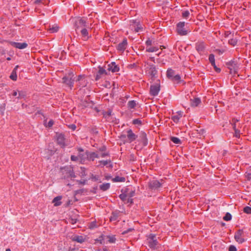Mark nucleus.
<instances>
[{
    "label": "nucleus",
    "instance_id": "obj_1",
    "mask_svg": "<svg viewBox=\"0 0 251 251\" xmlns=\"http://www.w3.org/2000/svg\"><path fill=\"white\" fill-rule=\"evenodd\" d=\"M147 241L149 247L152 249H155L158 244L156 235L154 234H150L148 236Z\"/></svg>",
    "mask_w": 251,
    "mask_h": 251
},
{
    "label": "nucleus",
    "instance_id": "obj_2",
    "mask_svg": "<svg viewBox=\"0 0 251 251\" xmlns=\"http://www.w3.org/2000/svg\"><path fill=\"white\" fill-rule=\"evenodd\" d=\"M147 65L148 66L146 68V72L153 79L155 77L157 73L156 68L155 65L151 63H147Z\"/></svg>",
    "mask_w": 251,
    "mask_h": 251
},
{
    "label": "nucleus",
    "instance_id": "obj_3",
    "mask_svg": "<svg viewBox=\"0 0 251 251\" xmlns=\"http://www.w3.org/2000/svg\"><path fill=\"white\" fill-rule=\"evenodd\" d=\"M184 22H180L176 25V31L177 33L181 36H184L187 34V31L185 29Z\"/></svg>",
    "mask_w": 251,
    "mask_h": 251
},
{
    "label": "nucleus",
    "instance_id": "obj_4",
    "mask_svg": "<svg viewBox=\"0 0 251 251\" xmlns=\"http://www.w3.org/2000/svg\"><path fill=\"white\" fill-rule=\"evenodd\" d=\"M163 180H153L149 182V187L151 190H157L160 188L163 184Z\"/></svg>",
    "mask_w": 251,
    "mask_h": 251
},
{
    "label": "nucleus",
    "instance_id": "obj_5",
    "mask_svg": "<svg viewBox=\"0 0 251 251\" xmlns=\"http://www.w3.org/2000/svg\"><path fill=\"white\" fill-rule=\"evenodd\" d=\"M76 81L78 82V87L80 88L86 87L88 83V80L84 75H78Z\"/></svg>",
    "mask_w": 251,
    "mask_h": 251
},
{
    "label": "nucleus",
    "instance_id": "obj_6",
    "mask_svg": "<svg viewBox=\"0 0 251 251\" xmlns=\"http://www.w3.org/2000/svg\"><path fill=\"white\" fill-rule=\"evenodd\" d=\"M55 137L57 143L62 147L64 148L67 145L66 144V139L62 133H56Z\"/></svg>",
    "mask_w": 251,
    "mask_h": 251
},
{
    "label": "nucleus",
    "instance_id": "obj_7",
    "mask_svg": "<svg viewBox=\"0 0 251 251\" xmlns=\"http://www.w3.org/2000/svg\"><path fill=\"white\" fill-rule=\"evenodd\" d=\"M244 231L243 229H239L234 235V239L236 242L240 244L245 242V239L243 238L244 235Z\"/></svg>",
    "mask_w": 251,
    "mask_h": 251
},
{
    "label": "nucleus",
    "instance_id": "obj_8",
    "mask_svg": "<svg viewBox=\"0 0 251 251\" xmlns=\"http://www.w3.org/2000/svg\"><path fill=\"white\" fill-rule=\"evenodd\" d=\"M138 141L142 143L144 147L148 145V141L147 138V134L145 132L143 131L140 132Z\"/></svg>",
    "mask_w": 251,
    "mask_h": 251
},
{
    "label": "nucleus",
    "instance_id": "obj_9",
    "mask_svg": "<svg viewBox=\"0 0 251 251\" xmlns=\"http://www.w3.org/2000/svg\"><path fill=\"white\" fill-rule=\"evenodd\" d=\"M160 91V85L159 84L151 85L150 87V94L153 96L158 95Z\"/></svg>",
    "mask_w": 251,
    "mask_h": 251
},
{
    "label": "nucleus",
    "instance_id": "obj_10",
    "mask_svg": "<svg viewBox=\"0 0 251 251\" xmlns=\"http://www.w3.org/2000/svg\"><path fill=\"white\" fill-rule=\"evenodd\" d=\"M75 29L78 30L79 27H85L87 26L86 22L82 19H79L75 22Z\"/></svg>",
    "mask_w": 251,
    "mask_h": 251
},
{
    "label": "nucleus",
    "instance_id": "obj_11",
    "mask_svg": "<svg viewBox=\"0 0 251 251\" xmlns=\"http://www.w3.org/2000/svg\"><path fill=\"white\" fill-rule=\"evenodd\" d=\"M205 48V46L202 42H198L195 45V49L200 54H201L204 52Z\"/></svg>",
    "mask_w": 251,
    "mask_h": 251
},
{
    "label": "nucleus",
    "instance_id": "obj_12",
    "mask_svg": "<svg viewBox=\"0 0 251 251\" xmlns=\"http://www.w3.org/2000/svg\"><path fill=\"white\" fill-rule=\"evenodd\" d=\"M131 25L134 27V30L136 32L141 31L143 29L142 25L140 22L136 21V20H133L131 22Z\"/></svg>",
    "mask_w": 251,
    "mask_h": 251
},
{
    "label": "nucleus",
    "instance_id": "obj_13",
    "mask_svg": "<svg viewBox=\"0 0 251 251\" xmlns=\"http://www.w3.org/2000/svg\"><path fill=\"white\" fill-rule=\"evenodd\" d=\"M62 82L68 86L71 89H72L74 86V80L66 76H65L62 78Z\"/></svg>",
    "mask_w": 251,
    "mask_h": 251
},
{
    "label": "nucleus",
    "instance_id": "obj_14",
    "mask_svg": "<svg viewBox=\"0 0 251 251\" xmlns=\"http://www.w3.org/2000/svg\"><path fill=\"white\" fill-rule=\"evenodd\" d=\"M127 133L128 143H131L137 138V135L134 134L130 129L127 130Z\"/></svg>",
    "mask_w": 251,
    "mask_h": 251
},
{
    "label": "nucleus",
    "instance_id": "obj_15",
    "mask_svg": "<svg viewBox=\"0 0 251 251\" xmlns=\"http://www.w3.org/2000/svg\"><path fill=\"white\" fill-rule=\"evenodd\" d=\"M229 68L230 70L231 73L233 72L234 74H235L239 69V66L234 61H231L229 63Z\"/></svg>",
    "mask_w": 251,
    "mask_h": 251
},
{
    "label": "nucleus",
    "instance_id": "obj_16",
    "mask_svg": "<svg viewBox=\"0 0 251 251\" xmlns=\"http://www.w3.org/2000/svg\"><path fill=\"white\" fill-rule=\"evenodd\" d=\"M127 45V39H124L122 43H119L117 47V49L121 51H124L126 48Z\"/></svg>",
    "mask_w": 251,
    "mask_h": 251
},
{
    "label": "nucleus",
    "instance_id": "obj_17",
    "mask_svg": "<svg viewBox=\"0 0 251 251\" xmlns=\"http://www.w3.org/2000/svg\"><path fill=\"white\" fill-rule=\"evenodd\" d=\"M108 70L113 73H116L119 71V67L116 64L115 62H112L108 65Z\"/></svg>",
    "mask_w": 251,
    "mask_h": 251
},
{
    "label": "nucleus",
    "instance_id": "obj_18",
    "mask_svg": "<svg viewBox=\"0 0 251 251\" xmlns=\"http://www.w3.org/2000/svg\"><path fill=\"white\" fill-rule=\"evenodd\" d=\"M11 45L19 49H23L27 47V44L26 43H19L15 42H11Z\"/></svg>",
    "mask_w": 251,
    "mask_h": 251
},
{
    "label": "nucleus",
    "instance_id": "obj_19",
    "mask_svg": "<svg viewBox=\"0 0 251 251\" xmlns=\"http://www.w3.org/2000/svg\"><path fill=\"white\" fill-rule=\"evenodd\" d=\"M87 160H88L94 161L95 158L99 157V155L95 152H89L87 151Z\"/></svg>",
    "mask_w": 251,
    "mask_h": 251
},
{
    "label": "nucleus",
    "instance_id": "obj_20",
    "mask_svg": "<svg viewBox=\"0 0 251 251\" xmlns=\"http://www.w3.org/2000/svg\"><path fill=\"white\" fill-rule=\"evenodd\" d=\"M66 173H69L68 176H65V179L69 178H75V173L71 167H67L66 169Z\"/></svg>",
    "mask_w": 251,
    "mask_h": 251
},
{
    "label": "nucleus",
    "instance_id": "obj_21",
    "mask_svg": "<svg viewBox=\"0 0 251 251\" xmlns=\"http://www.w3.org/2000/svg\"><path fill=\"white\" fill-rule=\"evenodd\" d=\"M106 74L107 73H106V71L103 68L100 67L98 72L95 76V80L97 81L99 80L101 77V75Z\"/></svg>",
    "mask_w": 251,
    "mask_h": 251
},
{
    "label": "nucleus",
    "instance_id": "obj_22",
    "mask_svg": "<svg viewBox=\"0 0 251 251\" xmlns=\"http://www.w3.org/2000/svg\"><path fill=\"white\" fill-rule=\"evenodd\" d=\"M191 106L192 107H196L199 105L201 102V100L199 98H194V99H191Z\"/></svg>",
    "mask_w": 251,
    "mask_h": 251
},
{
    "label": "nucleus",
    "instance_id": "obj_23",
    "mask_svg": "<svg viewBox=\"0 0 251 251\" xmlns=\"http://www.w3.org/2000/svg\"><path fill=\"white\" fill-rule=\"evenodd\" d=\"M72 240L79 243H82L84 242L85 238L82 236L75 235L72 237Z\"/></svg>",
    "mask_w": 251,
    "mask_h": 251
},
{
    "label": "nucleus",
    "instance_id": "obj_24",
    "mask_svg": "<svg viewBox=\"0 0 251 251\" xmlns=\"http://www.w3.org/2000/svg\"><path fill=\"white\" fill-rule=\"evenodd\" d=\"M62 196H59L55 197L52 200V203H54L55 206H59L61 204V200L62 199Z\"/></svg>",
    "mask_w": 251,
    "mask_h": 251
},
{
    "label": "nucleus",
    "instance_id": "obj_25",
    "mask_svg": "<svg viewBox=\"0 0 251 251\" xmlns=\"http://www.w3.org/2000/svg\"><path fill=\"white\" fill-rule=\"evenodd\" d=\"M182 114L183 112L180 111L177 112V115L174 116L172 117V120L174 122L177 123L179 121L180 118L182 116Z\"/></svg>",
    "mask_w": 251,
    "mask_h": 251
},
{
    "label": "nucleus",
    "instance_id": "obj_26",
    "mask_svg": "<svg viewBox=\"0 0 251 251\" xmlns=\"http://www.w3.org/2000/svg\"><path fill=\"white\" fill-rule=\"evenodd\" d=\"M167 76L171 79L175 75V72L173 69L169 68L167 71Z\"/></svg>",
    "mask_w": 251,
    "mask_h": 251
},
{
    "label": "nucleus",
    "instance_id": "obj_27",
    "mask_svg": "<svg viewBox=\"0 0 251 251\" xmlns=\"http://www.w3.org/2000/svg\"><path fill=\"white\" fill-rule=\"evenodd\" d=\"M110 186V184L109 183H103L100 185V189L103 191H105L109 189Z\"/></svg>",
    "mask_w": 251,
    "mask_h": 251
},
{
    "label": "nucleus",
    "instance_id": "obj_28",
    "mask_svg": "<svg viewBox=\"0 0 251 251\" xmlns=\"http://www.w3.org/2000/svg\"><path fill=\"white\" fill-rule=\"evenodd\" d=\"M59 29V26L57 25H52L51 26L50 25L49 30L50 33L56 32Z\"/></svg>",
    "mask_w": 251,
    "mask_h": 251
},
{
    "label": "nucleus",
    "instance_id": "obj_29",
    "mask_svg": "<svg viewBox=\"0 0 251 251\" xmlns=\"http://www.w3.org/2000/svg\"><path fill=\"white\" fill-rule=\"evenodd\" d=\"M80 32L85 39H87L89 38L88 30L86 28H83L81 29Z\"/></svg>",
    "mask_w": 251,
    "mask_h": 251
},
{
    "label": "nucleus",
    "instance_id": "obj_30",
    "mask_svg": "<svg viewBox=\"0 0 251 251\" xmlns=\"http://www.w3.org/2000/svg\"><path fill=\"white\" fill-rule=\"evenodd\" d=\"M112 181L114 182H125L126 180V178L124 177H120L119 176H117L113 178L112 179Z\"/></svg>",
    "mask_w": 251,
    "mask_h": 251
},
{
    "label": "nucleus",
    "instance_id": "obj_31",
    "mask_svg": "<svg viewBox=\"0 0 251 251\" xmlns=\"http://www.w3.org/2000/svg\"><path fill=\"white\" fill-rule=\"evenodd\" d=\"M87 151L83 153H79L78 156L79 158L81 159V161L85 160L86 159H87Z\"/></svg>",
    "mask_w": 251,
    "mask_h": 251
},
{
    "label": "nucleus",
    "instance_id": "obj_32",
    "mask_svg": "<svg viewBox=\"0 0 251 251\" xmlns=\"http://www.w3.org/2000/svg\"><path fill=\"white\" fill-rule=\"evenodd\" d=\"M136 105V102L135 100H130L127 103V106L129 108H134Z\"/></svg>",
    "mask_w": 251,
    "mask_h": 251
},
{
    "label": "nucleus",
    "instance_id": "obj_33",
    "mask_svg": "<svg viewBox=\"0 0 251 251\" xmlns=\"http://www.w3.org/2000/svg\"><path fill=\"white\" fill-rule=\"evenodd\" d=\"M171 80L174 82L178 83L181 81V77L179 75H175L172 78Z\"/></svg>",
    "mask_w": 251,
    "mask_h": 251
},
{
    "label": "nucleus",
    "instance_id": "obj_34",
    "mask_svg": "<svg viewBox=\"0 0 251 251\" xmlns=\"http://www.w3.org/2000/svg\"><path fill=\"white\" fill-rule=\"evenodd\" d=\"M237 38L233 37L228 40V43L233 46H235L237 44Z\"/></svg>",
    "mask_w": 251,
    "mask_h": 251
},
{
    "label": "nucleus",
    "instance_id": "obj_35",
    "mask_svg": "<svg viewBox=\"0 0 251 251\" xmlns=\"http://www.w3.org/2000/svg\"><path fill=\"white\" fill-rule=\"evenodd\" d=\"M118 217V214L116 212H112V216L110 218V221H116Z\"/></svg>",
    "mask_w": 251,
    "mask_h": 251
},
{
    "label": "nucleus",
    "instance_id": "obj_36",
    "mask_svg": "<svg viewBox=\"0 0 251 251\" xmlns=\"http://www.w3.org/2000/svg\"><path fill=\"white\" fill-rule=\"evenodd\" d=\"M10 78L13 80H17V74H16V71H15V70H13L10 75Z\"/></svg>",
    "mask_w": 251,
    "mask_h": 251
},
{
    "label": "nucleus",
    "instance_id": "obj_37",
    "mask_svg": "<svg viewBox=\"0 0 251 251\" xmlns=\"http://www.w3.org/2000/svg\"><path fill=\"white\" fill-rule=\"evenodd\" d=\"M171 141L174 143L175 144H179L181 143L180 140L176 137H171Z\"/></svg>",
    "mask_w": 251,
    "mask_h": 251
},
{
    "label": "nucleus",
    "instance_id": "obj_38",
    "mask_svg": "<svg viewBox=\"0 0 251 251\" xmlns=\"http://www.w3.org/2000/svg\"><path fill=\"white\" fill-rule=\"evenodd\" d=\"M25 96H26V94L25 92L22 91H18V96H17V98L18 99H21L23 98H25Z\"/></svg>",
    "mask_w": 251,
    "mask_h": 251
},
{
    "label": "nucleus",
    "instance_id": "obj_39",
    "mask_svg": "<svg viewBox=\"0 0 251 251\" xmlns=\"http://www.w3.org/2000/svg\"><path fill=\"white\" fill-rule=\"evenodd\" d=\"M158 50V48L157 47H150L149 48L146 49V51L148 52H153L156 51Z\"/></svg>",
    "mask_w": 251,
    "mask_h": 251
},
{
    "label": "nucleus",
    "instance_id": "obj_40",
    "mask_svg": "<svg viewBox=\"0 0 251 251\" xmlns=\"http://www.w3.org/2000/svg\"><path fill=\"white\" fill-rule=\"evenodd\" d=\"M231 218H232L231 215L229 213L227 212L226 214V215L224 217L223 219L225 221H228L231 219Z\"/></svg>",
    "mask_w": 251,
    "mask_h": 251
},
{
    "label": "nucleus",
    "instance_id": "obj_41",
    "mask_svg": "<svg viewBox=\"0 0 251 251\" xmlns=\"http://www.w3.org/2000/svg\"><path fill=\"white\" fill-rule=\"evenodd\" d=\"M190 13L189 11L186 10L182 13V16L183 18L187 19L189 16Z\"/></svg>",
    "mask_w": 251,
    "mask_h": 251
},
{
    "label": "nucleus",
    "instance_id": "obj_42",
    "mask_svg": "<svg viewBox=\"0 0 251 251\" xmlns=\"http://www.w3.org/2000/svg\"><path fill=\"white\" fill-rule=\"evenodd\" d=\"M132 124L134 125H141L142 121L140 119H136L132 121Z\"/></svg>",
    "mask_w": 251,
    "mask_h": 251
},
{
    "label": "nucleus",
    "instance_id": "obj_43",
    "mask_svg": "<svg viewBox=\"0 0 251 251\" xmlns=\"http://www.w3.org/2000/svg\"><path fill=\"white\" fill-rule=\"evenodd\" d=\"M68 167H64V168H61V172H62V177H63L64 179H65V176H68L69 175V173H66L67 171H66V169Z\"/></svg>",
    "mask_w": 251,
    "mask_h": 251
},
{
    "label": "nucleus",
    "instance_id": "obj_44",
    "mask_svg": "<svg viewBox=\"0 0 251 251\" xmlns=\"http://www.w3.org/2000/svg\"><path fill=\"white\" fill-rule=\"evenodd\" d=\"M244 212L247 214H251V207L248 206L245 207Z\"/></svg>",
    "mask_w": 251,
    "mask_h": 251
},
{
    "label": "nucleus",
    "instance_id": "obj_45",
    "mask_svg": "<svg viewBox=\"0 0 251 251\" xmlns=\"http://www.w3.org/2000/svg\"><path fill=\"white\" fill-rule=\"evenodd\" d=\"M126 197H128L127 194L123 193L119 195V198L122 201H125L126 200Z\"/></svg>",
    "mask_w": 251,
    "mask_h": 251
},
{
    "label": "nucleus",
    "instance_id": "obj_46",
    "mask_svg": "<svg viewBox=\"0 0 251 251\" xmlns=\"http://www.w3.org/2000/svg\"><path fill=\"white\" fill-rule=\"evenodd\" d=\"M127 135L126 134H121L120 136V139L124 142V143L126 142H128V141H126Z\"/></svg>",
    "mask_w": 251,
    "mask_h": 251
},
{
    "label": "nucleus",
    "instance_id": "obj_47",
    "mask_svg": "<svg viewBox=\"0 0 251 251\" xmlns=\"http://www.w3.org/2000/svg\"><path fill=\"white\" fill-rule=\"evenodd\" d=\"M107 238H108V242L109 243H113L115 242L116 238L114 236H107Z\"/></svg>",
    "mask_w": 251,
    "mask_h": 251
},
{
    "label": "nucleus",
    "instance_id": "obj_48",
    "mask_svg": "<svg viewBox=\"0 0 251 251\" xmlns=\"http://www.w3.org/2000/svg\"><path fill=\"white\" fill-rule=\"evenodd\" d=\"M209 61L211 63H214L215 61V56L213 54H210L209 56Z\"/></svg>",
    "mask_w": 251,
    "mask_h": 251
},
{
    "label": "nucleus",
    "instance_id": "obj_49",
    "mask_svg": "<svg viewBox=\"0 0 251 251\" xmlns=\"http://www.w3.org/2000/svg\"><path fill=\"white\" fill-rule=\"evenodd\" d=\"M245 176L248 180H251V170L246 173Z\"/></svg>",
    "mask_w": 251,
    "mask_h": 251
},
{
    "label": "nucleus",
    "instance_id": "obj_50",
    "mask_svg": "<svg viewBox=\"0 0 251 251\" xmlns=\"http://www.w3.org/2000/svg\"><path fill=\"white\" fill-rule=\"evenodd\" d=\"M100 163H102L103 166H105V165H107L109 163H110L111 161L110 160H100Z\"/></svg>",
    "mask_w": 251,
    "mask_h": 251
},
{
    "label": "nucleus",
    "instance_id": "obj_51",
    "mask_svg": "<svg viewBox=\"0 0 251 251\" xmlns=\"http://www.w3.org/2000/svg\"><path fill=\"white\" fill-rule=\"evenodd\" d=\"M54 122L52 120H50L48 123L46 125V126L49 127H51L53 125Z\"/></svg>",
    "mask_w": 251,
    "mask_h": 251
},
{
    "label": "nucleus",
    "instance_id": "obj_52",
    "mask_svg": "<svg viewBox=\"0 0 251 251\" xmlns=\"http://www.w3.org/2000/svg\"><path fill=\"white\" fill-rule=\"evenodd\" d=\"M127 196L129 198L133 197L135 195V190L131 191L129 193H127Z\"/></svg>",
    "mask_w": 251,
    "mask_h": 251
},
{
    "label": "nucleus",
    "instance_id": "obj_53",
    "mask_svg": "<svg viewBox=\"0 0 251 251\" xmlns=\"http://www.w3.org/2000/svg\"><path fill=\"white\" fill-rule=\"evenodd\" d=\"M229 251H237L236 247L233 245H230L228 249Z\"/></svg>",
    "mask_w": 251,
    "mask_h": 251
},
{
    "label": "nucleus",
    "instance_id": "obj_54",
    "mask_svg": "<svg viewBox=\"0 0 251 251\" xmlns=\"http://www.w3.org/2000/svg\"><path fill=\"white\" fill-rule=\"evenodd\" d=\"M69 223L72 225H74L76 223L77 220L76 219L71 218L69 219Z\"/></svg>",
    "mask_w": 251,
    "mask_h": 251
},
{
    "label": "nucleus",
    "instance_id": "obj_55",
    "mask_svg": "<svg viewBox=\"0 0 251 251\" xmlns=\"http://www.w3.org/2000/svg\"><path fill=\"white\" fill-rule=\"evenodd\" d=\"M78 156H76L75 155H71V159L72 161H77L78 159Z\"/></svg>",
    "mask_w": 251,
    "mask_h": 251
},
{
    "label": "nucleus",
    "instance_id": "obj_56",
    "mask_svg": "<svg viewBox=\"0 0 251 251\" xmlns=\"http://www.w3.org/2000/svg\"><path fill=\"white\" fill-rule=\"evenodd\" d=\"M152 44V41L150 39H148L146 42V44L147 45V46H151Z\"/></svg>",
    "mask_w": 251,
    "mask_h": 251
},
{
    "label": "nucleus",
    "instance_id": "obj_57",
    "mask_svg": "<svg viewBox=\"0 0 251 251\" xmlns=\"http://www.w3.org/2000/svg\"><path fill=\"white\" fill-rule=\"evenodd\" d=\"M235 131V136L236 137H239L240 135V130L238 129L234 130Z\"/></svg>",
    "mask_w": 251,
    "mask_h": 251
},
{
    "label": "nucleus",
    "instance_id": "obj_58",
    "mask_svg": "<svg viewBox=\"0 0 251 251\" xmlns=\"http://www.w3.org/2000/svg\"><path fill=\"white\" fill-rule=\"evenodd\" d=\"M92 179L93 180H94L95 181H98V180H100L99 179V176H92ZM100 182L101 181H100Z\"/></svg>",
    "mask_w": 251,
    "mask_h": 251
},
{
    "label": "nucleus",
    "instance_id": "obj_59",
    "mask_svg": "<svg viewBox=\"0 0 251 251\" xmlns=\"http://www.w3.org/2000/svg\"><path fill=\"white\" fill-rule=\"evenodd\" d=\"M69 128L73 130H75L76 129V126L74 124H72L69 126Z\"/></svg>",
    "mask_w": 251,
    "mask_h": 251
},
{
    "label": "nucleus",
    "instance_id": "obj_60",
    "mask_svg": "<svg viewBox=\"0 0 251 251\" xmlns=\"http://www.w3.org/2000/svg\"><path fill=\"white\" fill-rule=\"evenodd\" d=\"M133 230V228H129L128 229H127L126 230H125V231H123L122 234H126L127 233H128V232H129L130 231H132Z\"/></svg>",
    "mask_w": 251,
    "mask_h": 251
},
{
    "label": "nucleus",
    "instance_id": "obj_61",
    "mask_svg": "<svg viewBox=\"0 0 251 251\" xmlns=\"http://www.w3.org/2000/svg\"><path fill=\"white\" fill-rule=\"evenodd\" d=\"M96 227V224L95 222H92L91 224H90V228H93L94 227Z\"/></svg>",
    "mask_w": 251,
    "mask_h": 251
},
{
    "label": "nucleus",
    "instance_id": "obj_62",
    "mask_svg": "<svg viewBox=\"0 0 251 251\" xmlns=\"http://www.w3.org/2000/svg\"><path fill=\"white\" fill-rule=\"evenodd\" d=\"M106 149V148L105 146H102L99 149V150L100 151H105Z\"/></svg>",
    "mask_w": 251,
    "mask_h": 251
},
{
    "label": "nucleus",
    "instance_id": "obj_63",
    "mask_svg": "<svg viewBox=\"0 0 251 251\" xmlns=\"http://www.w3.org/2000/svg\"><path fill=\"white\" fill-rule=\"evenodd\" d=\"M111 115V110H109V111H108L107 112H106L105 113V114H104V116L105 117H107V116H110Z\"/></svg>",
    "mask_w": 251,
    "mask_h": 251
},
{
    "label": "nucleus",
    "instance_id": "obj_64",
    "mask_svg": "<svg viewBox=\"0 0 251 251\" xmlns=\"http://www.w3.org/2000/svg\"><path fill=\"white\" fill-rule=\"evenodd\" d=\"M12 95L14 97H16L17 95H18V91H14L12 93Z\"/></svg>",
    "mask_w": 251,
    "mask_h": 251
}]
</instances>
